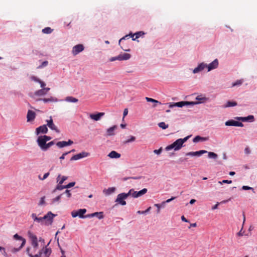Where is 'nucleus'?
<instances>
[{
  "instance_id": "obj_23",
  "label": "nucleus",
  "mask_w": 257,
  "mask_h": 257,
  "mask_svg": "<svg viewBox=\"0 0 257 257\" xmlns=\"http://www.w3.org/2000/svg\"><path fill=\"white\" fill-rule=\"evenodd\" d=\"M115 189H116L115 187H110V188H108V189H104L103 190V193L105 195H109L111 194L114 193L115 191Z\"/></svg>"
},
{
  "instance_id": "obj_53",
  "label": "nucleus",
  "mask_w": 257,
  "mask_h": 257,
  "mask_svg": "<svg viewBox=\"0 0 257 257\" xmlns=\"http://www.w3.org/2000/svg\"><path fill=\"white\" fill-rule=\"evenodd\" d=\"M45 196L41 197L40 201L39 202L40 205H43L45 204Z\"/></svg>"
},
{
  "instance_id": "obj_17",
  "label": "nucleus",
  "mask_w": 257,
  "mask_h": 257,
  "mask_svg": "<svg viewBox=\"0 0 257 257\" xmlns=\"http://www.w3.org/2000/svg\"><path fill=\"white\" fill-rule=\"evenodd\" d=\"M48 132V128L46 125H41L36 128V133L37 135L40 133L46 134Z\"/></svg>"
},
{
  "instance_id": "obj_40",
  "label": "nucleus",
  "mask_w": 257,
  "mask_h": 257,
  "mask_svg": "<svg viewBox=\"0 0 257 257\" xmlns=\"http://www.w3.org/2000/svg\"><path fill=\"white\" fill-rule=\"evenodd\" d=\"M55 143H54V141H51V142L48 143V144H47L46 145V147H45L44 151L47 150L51 146L53 145Z\"/></svg>"
},
{
  "instance_id": "obj_29",
  "label": "nucleus",
  "mask_w": 257,
  "mask_h": 257,
  "mask_svg": "<svg viewBox=\"0 0 257 257\" xmlns=\"http://www.w3.org/2000/svg\"><path fill=\"white\" fill-rule=\"evenodd\" d=\"M65 100L70 102H78V99L74 98L72 96H68L66 97Z\"/></svg>"
},
{
  "instance_id": "obj_42",
  "label": "nucleus",
  "mask_w": 257,
  "mask_h": 257,
  "mask_svg": "<svg viewBox=\"0 0 257 257\" xmlns=\"http://www.w3.org/2000/svg\"><path fill=\"white\" fill-rule=\"evenodd\" d=\"M151 207H149V208H148L146 210H144V211H137V213L138 214H145L146 213H148L150 211V210H151Z\"/></svg>"
},
{
  "instance_id": "obj_30",
  "label": "nucleus",
  "mask_w": 257,
  "mask_h": 257,
  "mask_svg": "<svg viewBox=\"0 0 257 257\" xmlns=\"http://www.w3.org/2000/svg\"><path fill=\"white\" fill-rule=\"evenodd\" d=\"M237 105V103L235 101H228L227 102L226 104L224 106V107H228L234 106Z\"/></svg>"
},
{
  "instance_id": "obj_56",
  "label": "nucleus",
  "mask_w": 257,
  "mask_h": 257,
  "mask_svg": "<svg viewBox=\"0 0 257 257\" xmlns=\"http://www.w3.org/2000/svg\"><path fill=\"white\" fill-rule=\"evenodd\" d=\"M219 183L220 184H222V183H228V184H230L232 183V181L231 180H223L222 182H219Z\"/></svg>"
},
{
  "instance_id": "obj_32",
  "label": "nucleus",
  "mask_w": 257,
  "mask_h": 257,
  "mask_svg": "<svg viewBox=\"0 0 257 257\" xmlns=\"http://www.w3.org/2000/svg\"><path fill=\"white\" fill-rule=\"evenodd\" d=\"M41 100H42L44 102H50V101H51V102L57 101V99L56 98H54L53 97H51L49 98H43V99H42Z\"/></svg>"
},
{
  "instance_id": "obj_58",
  "label": "nucleus",
  "mask_w": 257,
  "mask_h": 257,
  "mask_svg": "<svg viewBox=\"0 0 257 257\" xmlns=\"http://www.w3.org/2000/svg\"><path fill=\"white\" fill-rule=\"evenodd\" d=\"M162 152V148H160L158 150H155L154 151V153L155 154H158V155H159Z\"/></svg>"
},
{
  "instance_id": "obj_63",
  "label": "nucleus",
  "mask_w": 257,
  "mask_h": 257,
  "mask_svg": "<svg viewBox=\"0 0 257 257\" xmlns=\"http://www.w3.org/2000/svg\"><path fill=\"white\" fill-rule=\"evenodd\" d=\"M39 83L40 84V85H41V87L42 88H44V87H45V85H46V84H45L43 81H41V80H40V81H39Z\"/></svg>"
},
{
  "instance_id": "obj_36",
  "label": "nucleus",
  "mask_w": 257,
  "mask_h": 257,
  "mask_svg": "<svg viewBox=\"0 0 257 257\" xmlns=\"http://www.w3.org/2000/svg\"><path fill=\"white\" fill-rule=\"evenodd\" d=\"M53 30L50 27H46L42 30V32L44 34H50Z\"/></svg>"
},
{
  "instance_id": "obj_51",
  "label": "nucleus",
  "mask_w": 257,
  "mask_h": 257,
  "mask_svg": "<svg viewBox=\"0 0 257 257\" xmlns=\"http://www.w3.org/2000/svg\"><path fill=\"white\" fill-rule=\"evenodd\" d=\"M48 64V62L47 61H44L42 62V64L38 67L39 68H42L46 66Z\"/></svg>"
},
{
  "instance_id": "obj_50",
  "label": "nucleus",
  "mask_w": 257,
  "mask_h": 257,
  "mask_svg": "<svg viewBox=\"0 0 257 257\" xmlns=\"http://www.w3.org/2000/svg\"><path fill=\"white\" fill-rule=\"evenodd\" d=\"M22 248H20V246L18 248L13 247L11 249V251L13 253H16L19 251Z\"/></svg>"
},
{
  "instance_id": "obj_18",
  "label": "nucleus",
  "mask_w": 257,
  "mask_h": 257,
  "mask_svg": "<svg viewBox=\"0 0 257 257\" xmlns=\"http://www.w3.org/2000/svg\"><path fill=\"white\" fill-rule=\"evenodd\" d=\"M218 66V61L217 59L214 60L213 62L207 65V67L208 71H210L212 69L216 68Z\"/></svg>"
},
{
  "instance_id": "obj_52",
  "label": "nucleus",
  "mask_w": 257,
  "mask_h": 257,
  "mask_svg": "<svg viewBox=\"0 0 257 257\" xmlns=\"http://www.w3.org/2000/svg\"><path fill=\"white\" fill-rule=\"evenodd\" d=\"M131 195H132L134 198H138L137 191H134V189L133 191H132Z\"/></svg>"
},
{
  "instance_id": "obj_20",
  "label": "nucleus",
  "mask_w": 257,
  "mask_h": 257,
  "mask_svg": "<svg viewBox=\"0 0 257 257\" xmlns=\"http://www.w3.org/2000/svg\"><path fill=\"white\" fill-rule=\"evenodd\" d=\"M236 119L242 121H253L254 120V116L252 115H250L247 117H237Z\"/></svg>"
},
{
  "instance_id": "obj_13",
  "label": "nucleus",
  "mask_w": 257,
  "mask_h": 257,
  "mask_svg": "<svg viewBox=\"0 0 257 257\" xmlns=\"http://www.w3.org/2000/svg\"><path fill=\"white\" fill-rule=\"evenodd\" d=\"M36 116V114L34 111L29 110L27 114V121L30 122L33 121L35 119Z\"/></svg>"
},
{
  "instance_id": "obj_55",
  "label": "nucleus",
  "mask_w": 257,
  "mask_h": 257,
  "mask_svg": "<svg viewBox=\"0 0 257 257\" xmlns=\"http://www.w3.org/2000/svg\"><path fill=\"white\" fill-rule=\"evenodd\" d=\"M64 193H65L68 198H70L71 196V193L69 190H66Z\"/></svg>"
},
{
  "instance_id": "obj_48",
  "label": "nucleus",
  "mask_w": 257,
  "mask_h": 257,
  "mask_svg": "<svg viewBox=\"0 0 257 257\" xmlns=\"http://www.w3.org/2000/svg\"><path fill=\"white\" fill-rule=\"evenodd\" d=\"M135 140H136L135 137L131 136L130 139L125 141L124 143L126 144V143H130V142H132L135 141Z\"/></svg>"
},
{
  "instance_id": "obj_33",
  "label": "nucleus",
  "mask_w": 257,
  "mask_h": 257,
  "mask_svg": "<svg viewBox=\"0 0 257 257\" xmlns=\"http://www.w3.org/2000/svg\"><path fill=\"white\" fill-rule=\"evenodd\" d=\"M93 217H97L98 219H102L104 216L102 212H97L93 213Z\"/></svg>"
},
{
  "instance_id": "obj_44",
  "label": "nucleus",
  "mask_w": 257,
  "mask_h": 257,
  "mask_svg": "<svg viewBox=\"0 0 257 257\" xmlns=\"http://www.w3.org/2000/svg\"><path fill=\"white\" fill-rule=\"evenodd\" d=\"M63 194H61V195L57 196L56 197H55V198H53L52 200V203H55V202H57V201H59L60 200V199H61V196Z\"/></svg>"
},
{
  "instance_id": "obj_41",
  "label": "nucleus",
  "mask_w": 257,
  "mask_h": 257,
  "mask_svg": "<svg viewBox=\"0 0 257 257\" xmlns=\"http://www.w3.org/2000/svg\"><path fill=\"white\" fill-rule=\"evenodd\" d=\"M242 189L244 190H251L253 193H255L254 189L248 186H243L242 187Z\"/></svg>"
},
{
  "instance_id": "obj_49",
  "label": "nucleus",
  "mask_w": 257,
  "mask_h": 257,
  "mask_svg": "<svg viewBox=\"0 0 257 257\" xmlns=\"http://www.w3.org/2000/svg\"><path fill=\"white\" fill-rule=\"evenodd\" d=\"M75 184V182H71V183H69V184H68L67 185H65V187H66V189H68V188H71L73 186H74Z\"/></svg>"
},
{
  "instance_id": "obj_26",
  "label": "nucleus",
  "mask_w": 257,
  "mask_h": 257,
  "mask_svg": "<svg viewBox=\"0 0 257 257\" xmlns=\"http://www.w3.org/2000/svg\"><path fill=\"white\" fill-rule=\"evenodd\" d=\"M117 128L116 125H113L107 130V135L108 136H113L114 135V131Z\"/></svg>"
},
{
  "instance_id": "obj_64",
  "label": "nucleus",
  "mask_w": 257,
  "mask_h": 257,
  "mask_svg": "<svg viewBox=\"0 0 257 257\" xmlns=\"http://www.w3.org/2000/svg\"><path fill=\"white\" fill-rule=\"evenodd\" d=\"M43 137H44V139L46 140V141L47 142L51 139V138L49 136H43Z\"/></svg>"
},
{
  "instance_id": "obj_19",
  "label": "nucleus",
  "mask_w": 257,
  "mask_h": 257,
  "mask_svg": "<svg viewBox=\"0 0 257 257\" xmlns=\"http://www.w3.org/2000/svg\"><path fill=\"white\" fill-rule=\"evenodd\" d=\"M47 125L50 128H51L52 130L55 131L58 133L60 132L59 130L57 128V126L54 124L53 120L51 117L49 120H47Z\"/></svg>"
},
{
  "instance_id": "obj_7",
  "label": "nucleus",
  "mask_w": 257,
  "mask_h": 257,
  "mask_svg": "<svg viewBox=\"0 0 257 257\" xmlns=\"http://www.w3.org/2000/svg\"><path fill=\"white\" fill-rule=\"evenodd\" d=\"M86 212V209H80L77 210H73L71 212V215L73 217L79 216L80 218H84V214Z\"/></svg>"
},
{
  "instance_id": "obj_46",
  "label": "nucleus",
  "mask_w": 257,
  "mask_h": 257,
  "mask_svg": "<svg viewBox=\"0 0 257 257\" xmlns=\"http://www.w3.org/2000/svg\"><path fill=\"white\" fill-rule=\"evenodd\" d=\"M37 220L36 222H37L38 223H41L42 224H44V220L43 217H38L37 219H36Z\"/></svg>"
},
{
  "instance_id": "obj_22",
  "label": "nucleus",
  "mask_w": 257,
  "mask_h": 257,
  "mask_svg": "<svg viewBox=\"0 0 257 257\" xmlns=\"http://www.w3.org/2000/svg\"><path fill=\"white\" fill-rule=\"evenodd\" d=\"M131 58V55L128 53H123L122 54H119L118 56L117 59H119V61L127 60Z\"/></svg>"
},
{
  "instance_id": "obj_25",
  "label": "nucleus",
  "mask_w": 257,
  "mask_h": 257,
  "mask_svg": "<svg viewBox=\"0 0 257 257\" xmlns=\"http://www.w3.org/2000/svg\"><path fill=\"white\" fill-rule=\"evenodd\" d=\"M108 156L111 158H119L120 157V154L114 151H112L109 153Z\"/></svg>"
},
{
  "instance_id": "obj_60",
  "label": "nucleus",
  "mask_w": 257,
  "mask_h": 257,
  "mask_svg": "<svg viewBox=\"0 0 257 257\" xmlns=\"http://www.w3.org/2000/svg\"><path fill=\"white\" fill-rule=\"evenodd\" d=\"M127 113H128V109L127 108H125L123 110V118L127 114Z\"/></svg>"
},
{
  "instance_id": "obj_2",
  "label": "nucleus",
  "mask_w": 257,
  "mask_h": 257,
  "mask_svg": "<svg viewBox=\"0 0 257 257\" xmlns=\"http://www.w3.org/2000/svg\"><path fill=\"white\" fill-rule=\"evenodd\" d=\"M189 138V136H187L184 139H179L177 140L173 144L167 146L165 148V150L166 151H169L173 149L175 151H178L180 150L183 147V144L187 141Z\"/></svg>"
},
{
  "instance_id": "obj_12",
  "label": "nucleus",
  "mask_w": 257,
  "mask_h": 257,
  "mask_svg": "<svg viewBox=\"0 0 257 257\" xmlns=\"http://www.w3.org/2000/svg\"><path fill=\"white\" fill-rule=\"evenodd\" d=\"M73 144V142L70 140H69L68 141H60L56 143V145L58 147L60 148H62L65 147L66 146H70Z\"/></svg>"
},
{
  "instance_id": "obj_54",
  "label": "nucleus",
  "mask_w": 257,
  "mask_h": 257,
  "mask_svg": "<svg viewBox=\"0 0 257 257\" xmlns=\"http://www.w3.org/2000/svg\"><path fill=\"white\" fill-rule=\"evenodd\" d=\"M31 79L33 81H34L37 82H39V81L40 80L39 79H38V78H37L36 77H35L34 76H31Z\"/></svg>"
},
{
  "instance_id": "obj_47",
  "label": "nucleus",
  "mask_w": 257,
  "mask_h": 257,
  "mask_svg": "<svg viewBox=\"0 0 257 257\" xmlns=\"http://www.w3.org/2000/svg\"><path fill=\"white\" fill-rule=\"evenodd\" d=\"M242 83V80H238L232 84V86H235L237 85H240Z\"/></svg>"
},
{
  "instance_id": "obj_5",
  "label": "nucleus",
  "mask_w": 257,
  "mask_h": 257,
  "mask_svg": "<svg viewBox=\"0 0 257 257\" xmlns=\"http://www.w3.org/2000/svg\"><path fill=\"white\" fill-rule=\"evenodd\" d=\"M198 102H193V101H180L178 102L175 103H169V106L170 108L173 107L174 106H177L179 107H182L185 105H194L195 104H198Z\"/></svg>"
},
{
  "instance_id": "obj_59",
  "label": "nucleus",
  "mask_w": 257,
  "mask_h": 257,
  "mask_svg": "<svg viewBox=\"0 0 257 257\" xmlns=\"http://www.w3.org/2000/svg\"><path fill=\"white\" fill-rule=\"evenodd\" d=\"M244 153L246 154H249L250 153V149L248 147H246L244 149Z\"/></svg>"
},
{
  "instance_id": "obj_34",
  "label": "nucleus",
  "mask_w": 257,
  "mask_h": 257,
  "mask_svg": "<svg viewBox=\"0 0 257 257\" xmlns=\"http://www.w3.org/2000/svg\"><path fill=\"white\" fill-rule=\"evenodd\" d=\"M148 191V190L147 188H144L142 190L137 191L138 196V197H141L143 196V195L145 194Z\"/></svg>"
},
{
  "instance_id": "obj_27",
  "label": "nucleus",
  "mask_w": 257,
  "mask_h": 257,
  "mask_svg": "<svg viewBox=\"0 0 257 257\" xmlns=\"http://www.w3.org/2000/svg\"><path fill=\"white\" fill-rule=\"evenodd\" d=\"M144 34V33L142 31L138 32L136 33L135 34L132 35L131 37L132 38V40L133 41L136 40L137 39L140 37L141 36Z\"/></svg>"
},
{
  "instance_id": "obj_38",
  "label": "nucleus",
  "mask_w": 257,
  "mask_h": 257,
  "mask_svg": "<svg viewBox=\"0 0 257 257\" xmlns=\"http://www.w3.org/2000/svg\"><path fill=\"white\" fill-rule=\"evenodd\" d=\"M35 94L37 96H42L44 95H45L46 93L44 92V90L43 89L37 90L35 92Z\"/></svg>"
},
{
  "instance_id": "obj_21",
  "label": "nucleus",
  "mask_w": 257,
  "mask_h": 257,
  "mask_svg": "<svg viewBox=\"0 0 257 257\" xmlns=\"http://www.w3.org/2000/svg\"><path fill=\"white\" fill-rule=\"evenodd\" d=\"M14 238L17 240H19L22 241L20 245V248H22L26 243V239L22 236L19 235L18 234H16L14 235Z\"/></svg>"
},
{
  "instance_id": "obj_10",
  "label": "nucleus",
  "mask_w": 257,
  "mask_h": 257,
  "mask_svg": "<svg viewBox=\"0 0 257 257\" xmlns=\"http://www.w3.org/2000/svg\"><path fill=\"white\" fill-rule=\"evenodd\" d=\"M89 154L88 153H87L85 152H83L79 154L74 155L71 158L70 161H72L79 160L83 158L87 157L88 156H89Z\"/></svg>"
},
{
  "instance_id": "obj_11",
  "label": "nucleus",
  "mask_w": 257,
  "mask_h": 257,
  "mask_svg": "<svg viewBox=\"0 0 257 257\" xmlns=\"http://www.w3.org/2000/svg\"><path fill=\"white\" fill-rule=\"evenodd\" d=\"M225 124L226 126H235L240 127H242L243 126V124L242 122L235 121L232 119L226 121Z\"/></svg>"
},
{
  "instance_id": "obj_43",
  "label": "nucleus",
  "mask_w": 257,
  "mask_h": 257,
  "mask_svg": "<svg viewBox=\"0 0 257 257\" xmlns=\"http://www.w3.org/2000/svg\"><path fill=\"white\" fill-rule=\"evenodd\" d=\"M176 198L175 197H172L170 199H167L166 201H163L162 202V206L163 207H164L165 206V205L166 203H169V202H170L171 201L173 200L174 199H175Z\"/></svg>"
},
{
  "instance_id": "obj_16",
  "label": "nucleus",
  "mask_w": 257,
  "mask_h": 257,
  "mask_svg": "<svg viewBox=\"0 0 257 257\" xmlns=\"http://www.w3.org/2000/svg\"><path fill=\"white\" fill-rule=\"evenodd\" d=\"M104 112H98L97 114H90L89 117L91 119L98 121L100 119L101 117L104 115Z\"/></svg>"
},
{
  "instance_id": "obj_45",
  "label": "nucleus",
  "mask_w": 257,
  "mask_h": 257,
  "mask_svg": "<svg viewBox=\"0 0 257 257\" xmlns=\"http://www.w3.org/2000/svg\"><path fill=\"white\" fill-rule=\"evenodd\" d=\"M155 206L156 207H157V208H158L157 209V213H159L160 212L161 207H163L162 206V203L161 204H155Z\"/></svg>"
},
{
  "instance_id": "obj_57",
  "label": "nucleus",
  "mask_w": 257,
  "mask_h": 257,
  "mask_svg": "<svg viewBox=\"0 0 257 257\" xmlns=\"http://www.w3.org/2000/svg\"><path fill=\"white\" fill-rule=\"evenodd\" d=\"M70 152H68L64 153L62 154V155L60 157V160H64L65 159V156L67 155V154H69Z\"/></svg>"
},
{
  "instance_id": "obj_15",
  "label": "nucleus",
  "mask_w": 257,
  "mask_h": 257,
  "mask_svg": "<svg viewBox=\"0 0 257 257\" xmlns=\"http://www.w3.org/2000/svg\"><path fill=\"white\" fill-rule=\"evenodd\" d=\"M207 65L204 63H201L198 65L193 70V73H197L202 71L205 68L207 67Z\"/></svg>"
},
{
  "instance_id": "obj_4",
  "label": "nucleus",
  "mask_w": 257,
  "mask_h": 257,
  "mask_svg": "<svg viewBox=\"0 0 257 257\" xmlns=\"http://www.w3.org/2000/svg\"><path fill=\"white\" fill-rule=\"evenodd\" d=\"M132 191H133V189H130L127 193H122L119 194L115 202L121 205H125L126 204V201L124 200L126 199L128 196L131 195Z\"/></svg>"
},
{
  "instance_id": "obj_37",
  "label": "nucleus",
  "mask_w": 257,
  "mask_h": 257,
  "mask_svg": "<svg viewBox=\"0 0 257 257\" xmlns=\"http://www.w3.org/2000/svg\"><path fill=\"white\" fill-rule=\"evenodd\" d=\"M208 156L209 158H212L214 159H216L217 158V155L214 152H208Z\"/></svg>"
},
{
  "instance_id": "obj_1",
  "label": "nucleus",
  "mask_w": 257,
  "mask_h": 257,
  "mask_svg": "<svg viewBox=\"0 0 257 257\" xmlns=\"http://www.w3.org/2000/svg\"><path fill=\"white\" fill-rule=\"evenodd\" d=\"M30 237L31 239V247H27L26 248V252L27 254L30 256L35 254L38 248V238L36 235L34 234H31Z\"/></svg>"
},
{
  "instance_id": "obj_14",
  "label": "nucleus",
  "mask_w": 257,
  "mask_h": 257,
  "mask_svg": "<svg viewBox=\"0 0 257 257\" xmlns=\"http://www.w3.org/2000/svg\"><path fill=\"white\" fill-rule=\"evenodd\" d=\"M208 153L207 151L205 150H200L196 152H190L187 153L186 155V156H199L202 154Z\"/></svg>"
},
{
  "instance_id": "obj_6",
  "label": "nucleus",
  "mask_w": 257,
  "mask_h": 257,
  "mask_svg": "<svg viewBox=\"0 0 257 257\" xmlns=\"http://www.w3.org/2000/svg\"><path fill=\"white\" fill-rule=\"evenodd\" d=\"M56 216L55 214L52 213L51 211H49L43 217L44 220V224L46 225H51L53 221V218Z\"/></svg>"
},
{
  "instance_id": "obj_24",
  "label": "nucleus",
  "mask_w": 257,
  "mask_h": 257,
  "mask_svg": "<svg viewBox=\"0 0 257 257\" xmlns=\"http://www.w3.org/2000/svg\"><path fill=\"white\" fill-rule=\"evenodd\" d=\"M146 99L148 102H153V107H155L157 105V104H161V103L160 101H159L156 99H153L152 98H149V97H146Z\"/></svg>"
},
{
  "instance_id": "obj_35",
  "label": "nucleus",
  "mask_w": 257,
  "mask_h": 257,
  "mask_svg": "<svg viewBox=\"0 0 257 257\" xmlns=\"http://www.w3.org/2000/svg\"><path fill=\"white\" fill-rule=\"evenodd\" d=\"M65 188L66 187H65V185H62V184H59V183H58V185H57L56 188L54 190L53 192H55L57 190H61Z\"/></svg>"
},
{
  "instance_id": "obj_31",
  "label": "nucleus",
  "mask_w": 257,
  "mask_h": 257,
  "mask_svg": "<svg viewBox=\"0 0 257 257\" xmlns=\"http://www.w3.org/2000/svg\"><path fill=\"white\" fill-rule=\"evenodd\" d=\"M207 139L206 138L201 137L199 136H196L193 140L194 143L198 142L200 141H206Z\"/></svg>"
},
{
  "instance_id": "obj_3",
  "label": "nucleus",
  "mask_w": 257,
  "mask_h": 257,
  "mask_svg": "<svg viewBox=\"0 0 257 257\" xmlns=\"http://www.w3.org/2000/svg\"><path fill=\"white\" fill-rule=\"evenodd\" d=\"M51 252L50 248H48L47 246H45L41 249L39 250L37 253L33 254L32 256H30V257H49Z\"/></svg>"
},
{
  "instance_id": "obj_62",
  "label": "nucleus",
  "mask_w": 257,
  "mask_h": 257,
  "mask_svg": "<svg viewBox=\"0 0 257 257\" xmlns=\"http://www.w3.org/2000/svg\"><path fill=\"white\" fill-rule=\"evenodd\" d=\"M49 172L45 173L43 177L42 178L41 180H45V179H46L49 176Z\"/></svg>"
},
{
  "instance_id": "obj_28",
  "label": "nucleus",
  "mask_w": 257,
  "mask_h": 257,
  "mask_svg": "<svg viewBox=\"0 0 257 257\" xmlns=\"http://www.w3.org/2000/svg\"><path fill=\"white\" fill-rule=\"evenodd\" d=\"M67 178L68 177L66 176H63L61 177V175H59L57 178V182L59 183V184H63Z\"/></svg>"
},
{
  "instance_id": "obj_61",
  "label": "nucleus",
  "mask_w": 257,
  "mask_h": 257,
  "mask_svg": "<svg viewBox=\"0 0 257 257\" xmlns=\"http://www.w3.org/2000/svg\"><path fill=\"white\" fill-rule=\"evenodd\" d=\"M31 216L32 218L34 219V221H36L37 220L36 219H37L38 217L37 216L36 214L32 213Z\"/></svg>"
},
{
  "instance_id": "obj_9",
  "label": "nucleus",
  "mask_w": 257,
  "mask_h": 257,
  "mask_svg": "<svg viewBox=\"0 0 257 257\" xmlns=\"http://www.w3.org/2000/svg\"><path fill=\"white\" fill-rule=\"evenodd\" d=\"M37 142L38 144V146L40 147V148L44 151L46 145V141L45 139H44V137H43V136H39L37 140Z\"/></svg>"
},
{
  "instance_id": "obj_39",
  "label": "nucleus",
  "mask_w": 257,
  "mask_h": 257,
  "mask_svg": "<svg viewBox=\"0 0 257 257\" xmlns=\"http://www.w3.org/2000/svg\"><path fill=\"white\" fill-rule=\"evenodd\" d=\"M160 127L163 130L166 129L168 127V125L166 124L164 122H161L158 124Z\"/></svg>"
},
{
  "instance_id": "obj_8",
  "label": "nucleus",
  "mask_w": 257,
  "mask_h": 257,
  "mask_svg": "<svg viewBox=\"0 0 257 257\" xmlns=\"http://www.w3.org/2000/svg\"><path fill=\"white\" fill-rule=\"evenodd\" d=\"M84 49V47L82 44H78L74 46L73 47L72 53L73 55L75 56L80 52L83 51Z\"/></svg>"
}]
</instances>
